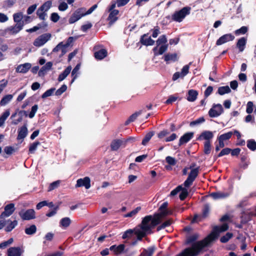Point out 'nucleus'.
<instances>
[{
  "mask_svg": "<svg viewBox=\"0 0 256 256\" xmlns=\"http://www.w3.org/2000/svg\"><path fill=\"white\" fill-rule=\"evenodd\" d=\"M56 91V88H52L50 89L46 90L41 96L42 99H45L46 98L52 96L54 92Z\"/></svg>",
  "mask_w": 256,
  "mask_h": 256,
  "instance_id": "41",
  "label": "nucleus"
},
{
  "mask_svg": "<svg viewBox=\"0 0 256 256\" xmlns=\"http://www.w3.org/2000/svg\"><path fill=\"white\" fill-rule=\"evenodd\" d=\"M198 96V92L197 90H190L188 91L186 99L188 102H193L196 100Z\"/></svg>",
  "mask_w": 256,
  "mask_h": 256,
  "instance_id": "23",
  "label": "nucleus"
},
{
  "mask_svg": "<svg viewBox=\"0 0 256 256\" xmlns=\"http://www.w3.org/2000/svg\"><path fill=\"white\" fill-rule=\"evenodd\" d=\"M235 37L232 34H226L221 36L216 42V46H220L228 42L232 41Z\"/></svg>",
  "mask_w": 256,
  "mask_h": 256,
  "instance_id": "9",
  "label": "nucleus"
},
{
  "mask_svg": "<svg viewBox=\"0 0 256 256\" xmlns=\"http://www.w3.org/2000/svg\"><path fill=\"white\" fill-rule=\"evenodd\" d=\"M247 38L245 37H242L238 40L236 44V48L238 49V52H242L246 48Z\"/></svg>",
  "mask_w": 256,
  "mask_h": 256,
  "instance_id": "18",
  "label": "nucleus"
},
{
  "mask_svg": "<svg viewBox=\"0 0 256 256\" xmlns=\"http://www.w3.org/2000/svg\"><path fill=\"white\" fill-rule=\"evenodd\" d=\"M168 206V202H164L162 203V204L160 206L159 208V210L160 211V214L162 216H166L168 214V212L167 210V208Z\"/></svg>",
  "mask_w": 256,
  "mask_h": 256,
  "instance_id": "33",
  "label": "nucleus"
},
{
  "mask_svg": "<svg viewBox=\"0 0 256 256\" xmlns=\"http://www.w3.org/2000/svg\"><path fill=\"white\" fill-rule=\"evenodd\" d=\"M162 216L160 214H155L153 216H152L151 230L160 223Z\"/></svg>",
  "mask_w": 256,
  "mask_h": 256,
  "instance_id": "20",
  "label": "nucleus"
},
{
  "mask_svg": "<svg viewBox=\"0 0 256 256\" xmlns=\"http://www.w3.org/2000/svg\"><path fill=\"white\" fill-rule=\"evenodd\" d=\"M151 31H152V36L156 38L160 33V28L158 26H156L153 29H152Z\"/></svg>",
  "mask_w": 256,
  "mask_h": 256,
  "instance_id": "61",
  "label": "nucleus"
},
{
  "mask_svg": "<svg viewBox=\"0 0 256 256\" xmlns=\"http://www.w3.org/2000/svg\"><path fill=\"white\" fill-rule=\"evenodd\" d=\"M12 94H8L4 96L0 102V104L5 106L12 98Z\"/></svg>",
  "mask_w": 256,
  "mask_h": 256,
  "instance_id": "45",
  "label": "nucleus"
},
{
  "mask_svg": "<svg viewBox=\"0 0 256 256\" xmlns=\"http://www.w3.org/2000/svg\"><path fill=\"white\" fill-rule=\"evenodd\" d=\"M193 136L194 133L192 132H188L184 134L180 137L179 140L178 146H180L188 142L192 138Z\"/></svg>",
  "mask_w": 256,
  "mask_h": 256,
  "instance_id": "17",
  "label": "nucleus"
},
{
  "mask_svg": "<svg viewBox=\"0 0 256 256\" xmlns=\"http://www.w3.org/2000/svg\"><path fill=\"white\" fill-rule=\"evenodd\" d=\"M178 55L176 53H168L164 56V60L166 64H168L170 62H175L178 60Z\"/></svg>",
  "mask_w": 256,
  "mask_h": 256,
  "instance_id": "24",
  "label": "nucleus"
},
{
  "mask_svg": "<svg viewBox=\"0 0 256 256\" xmlns=\"http://www.w3.org/2000/svg\"><path fill=\"white\" fill-rule=\"evenodd\" d=\"M100 46H96L94 48V50H95L94 52V56L95 58L98 60H102L106 58L108 55V52L106 49L102 48L98 50Z\"/></svg>",
  "mask_w": 256,
  "mask_h": 256,
  "instance_id": "8",
  "label": "nucleus"
},
{
  "mask_svg": "<svg viewBox=\"0 0 256 256\" xmlns=\"http://www.w3.org/2000/svg\"><path fill=\"white\" fill-rule=\"evenodd\" d=\"M166 162L170 166H174L176 161V159L170 156H168L166 158Z\"/></svg>",
  "mask_w": 256,
  "mask_h": 256,
  "instance_id": "58",
  "label": "nucleus"
},
{
  "mask_svg": "<svg viewBox=\"0 0 256 256\" xmlns=\"http://www.w3.org/2000/svg\"><path fill=\"white\" fill-rule=\"evenodd\" d=\"M212 150L210 141H205L204 146V152L205 154H209Z\"/></svg>",
  "mask_w": 256,
  "mask_h": 256,
  "instance_id": "36",
  "label": "nucleus"
},
{
  "mask_svg": "<svg viewBox=\"0 0 256 256\" xmlns=\"http://www.w3.org/2000/svg\"><path fill=\"white\" fill-rule=\"evenodd\" d=\"M253 102H248L247 103L246 112L248 114H250L253 111Z\"/></svg>",
  "mask_w": 256,
  "mask_h": 256,
  "instance_id": "62",
  "label": "nucleus"
},
{
  "mask_svg": "<svg viewBox=\"0 0 256 256\" xmlns=\"http://www.w3.org/2000/svg\"><path fill=\"white\" fill-rule=\"evenodd\" d=\"M82 186H84L86 189H88L90 187V180L89 177L86 176L84 178H79L77 180L76 187Z\"/></svg>",
  "mask_w": 256,
  "mask_h": 256,
  "instance_id": "10",
  "label": "nucleus"
},
{
  "mask_svg": "<svg viewBox=\"0 0 256 256\" xmlns=\"http://www.w3.org/2000/svg\"><path fill=\"white\" fill-rule=\"evenodd\" d=\"M214 134L212 132L209 130H205L201 133V134L197 138V140H205L206 141H210V140H212Z\"/></svg>",
  "mask_w": 256,
  "mask_h": 256,
  "instance_id": "13",
  "label": "nucleus"
},
{
  "mask_svg": "<svg viewBox=\"0 0 256 256\" xmlns=\"http://www.w3.org/2000/svg\"><path fill=\"white\" fill-rule=\"evenodd\" d=\"M228 225L224 223L220 226H214L211 232L202 240L196 242L191 248H185L178 256H196L206 247L208 246L213 241L217 239L220 232L226 231Z\"/></svg>",
  "mask_w": 256,
  "mask_h": 256,
  "instance_id": "1",
  "label": "nucleus"
},
{
  "mask_svg": "<svg viewBox=\"0 0 256 256\" xmlns=\"http://www.w3.org/2000/svg\"><path fill=\"white\" fill-rule=\"evenodd\" d=\"M10 114V113L8 110L6 111L3 113V114L0 118V126H2L4 124L5 120L8 118Z\"/></svg>",
  "mask_w": 256,
  "mask_h": 256,
  "instance_id": "53",
  "label": "nucleus"
},
{
  "mask_svg": "<svg viewBox=\"0 0 256 256\" xmlns=\"http://www.w3.org/2000/svg\"><path fill=\"white\" fill-rule=\"evenodd\" d=\"M32 67L30 63H26L20 64L16 68V71L19 72L25 73L27 72Z\"/></svg>",
  "mask_w": 256,
  "mask_h": 256,
  "instance_id": "25",
  "label": "nucleus"
},
{
  "mask_svg": "<svg viewBox=\"0 0 256 256\" xmlns=\"http://www.w3.org/2000/svg\"><path fill=\"white\" fill-rule=\"evenodd\" d=\"M134 232V229H128L126 230L122 236V238L123 239H126L127 238H130L132 236V234Z\"/></svg>",
  "mask_w": 256,
  "mask_h": 256,
  "instance_id": "54",
  "label": "nucleus"
},
{
  "mask_svg": "<svg viewBox=\"0 0 256 256\" xmlns=\"http://www.w3.org/2000/svg\"><path fill=\"white\" fill-rule=\"evenodd\" d=\"M212 197L214 199L224 198L228 197L229 194L227 192H214L210 194Z\"/></svg>",
  "mask_w": 256,
  "mask_h": 256,
  "instance_id": "29",
  "label": "nucleus"
},
{
  "mask_svg": "<svg viewBox=\"0 0 256 256\" xmlns=\"http://www.w3.org/2000/svg\"><path fill=\"white\" fill-rule=\"evenodd\" d=\"M205 121V119L203 116L200 117L194 120L190 123V126H193L196 124H198L204 122Z\"/></svg>",
  "mask_w": 256,
  "mask_h": 256,
  "instance_id": "60",
  "label": "nucleus"
},
{
  "mask_svg": "<svg viewBox=\"0 0 256 256\" xmlns=\"http://www.w3.org/2000/svg\"><path fill=\"white\" fill-rule=\"evenodd\" d=\"M248 31V28L246 26H242L240 28L234 31V34L236 36L240 34H244Z\"/></svg>",
  "mask_w": 256,
  "mask_h": 256,
  "instance_id": "44",
  "label": "nucleus"
},
{
  "mask_svg": "<svg viewBox=\"0 0 256 256\" xmlns=\"http://www.w3.org/2000/svg\"><path fill=\"white\" fill-rule=\"evenodd\" d=\"M18 136L17 140L20 141V142H22L24 138L28 134V129L26 126H24L20 128L18 130Z\"/></svg>",
  "mask_w": 256,
  "mask_h": 256,
  "instance_id": "19",
  "label": "nucleus"
},
{
  "mask_svg": "<svg viewBox=\"0 0 256 256\" xmlns=\"http://www.w3.org/2000/svg\"><path fill=\"white\" fill-rule=\"evenodd\" d=\"M71 223L70 219L68 217H65L62 218L60 220V225L64 228L68 227Z\"/></svg>",
  "mask_w": 256,
  "mask_h": 256,
  "instance_id": "39",
  "label": "nucleus"
},
{
  "mask_svg": "<svg viewBox=\"0 0 256 256\" xmlns=\"http://www.w3.org/2000/svg\"><path fill=\"white\" fill-rule=\"evenodd\" d=\"M148 33L144 34L141 36L140 38V42L141 43L142 45L146 46H152L154 44V40L152 39L150 36L146 38L148 36Z\"/></svg>",
  "mask_w": 256,
  "mask_h": 256,
  "instance_id": "12",
  "label": "nucleus"
},
{
  "mask_svg": "<svg viewBox=\"0 0 256 256\" xmlns=\"http://www.w3.org/2000/svg\"><path fill=\"white\" fill-rule=\"evenodd\" d=\"M47 24L44 22L38 24V25L33 26V32H36L38 30H40V32H43L45 31Z\"/></svg>",
  "mask_w": 256,
  "mask_h": 256,
  "instance_id": "35",
  "label": "nucleus"
},
{
  "mask_svg": "<svg viewBox=\"0 0 256 256\" xmlns=\"http://www.w3.org/2000/svg\"><path fill=\"white\" fill-rule=\"evenodd\" d=\"M20 216L23 220H29L32 218V210H28L26 211L22 210L19 213Z\"/></svg>",
  "mask_w": 256,
  "mask_h": 256,
  "instance_id": "26",
  "label": "nucleus"
},
{
  "mask_svg": "<svg viewBox=\"0 0 256 256\" xmlns=\"http://www.w3.org/2000/svg\"><path fill=\"white\" fill-rule=\"evenodd\" d=\"M60 181L58 180L50 184L48 187V191L50 192L58 188L60 185Z\"/></svg>",
  "mask_w": 256,
  "mask_h": 256,
  "instance_id": "50",
  "label": "nucleus"
},
{
  "mask_svg": "<svg viewBox=\"0 0 256 256\" xmlns=\"http://www.w3.org/2000/svg\"><path fill=\"white\" fill-rule=\"evenodd\" d=\"M80 68V64H77L76 66L74 68L72 72V78L71 80L70 83H72L77 78V74H76Z\"/></svg>",
  "mask_w": 256,
  "mask_h": 256,
  "instance_id": "46",
  "label": "nucleus"
},
{
  "mask_svg": "<svg viewBox=\"0 0 256 256\" xmlns=\"http://www.w3.org/2000/svg\"><path fill=\"white\" fill-rule=\"evenodd\" d=\"M22 250L19 247H12L8 250V256H20Z\"/></svg>",
  "mask_w": 256,
  "mask_h": 256,
  "instance_id": "21",
  "label": "nucleus"
},
{
  "mask_svg": "<svg viewBox=\"0 0 256 256\" xmlns=\"http://www.w3.org/2000/svg\"><path fill=\"white\" fill-rule=\"evenodd\" d=\"M231 92V90L228 86H220L218 88L217 93L220 95H224L228 94Z\"/></svg>",
  "mask_w": 256,
  "mask_h": 256,
  "instance_id": "32",
  "label": "nucleus"
},
{
  "mask_svg": "<svg viewBox=\"0 0 256 256\" xmlns=\"http://www.w3.org/2000/svg\"><path fill=\"white\" fill-rule=\"evenodd\" d=\"M22 18V14L21 12L16 13L14 15V20L17 23H19Z\"/></svg>",
  "mask_w": 256,
  "mask_h": 256,
  "instance_id": "64",
  "label": "nucleus"
},
{
  "mask_svg": "<svg viewBox=\"0 0 256 256\" xmlns=\"http://www.w3.org/2000/svg\"><path fill=\"white\" fill-rule=\"evenodd\" d=\"M247 147L251 150H256V142L253 139H250L247 140Z\"/></svg>",
  "mask_w": 256,
  "mask_h": 256,
  "instance_id": "40",
  "label": "nucleus"
},
{
  "mask_svg": "<svg viewBox=\"0 0 256 256\" xmlns=\"http://www.w3.org/2000/svg\"><path fill=\"white\" fill-rule=\"evenodd\" d=\"M134 233L136 236L137 240L141 241L142 238L145 237L147 234H150L152 232L148 231H144L139 228L136 227L134 228Z\"/></svg>",
  "mask_w": 256,
  "mask_h": 256,
  "instance_id": "16",
  "label": "nucleus"
},
{
  "mask_svg": "<svg viewBox=\"0 0 256 256\" xmlns=\"http://www.w3.org/2000/svg\"><path fill=\"white\" fill-rule=\"evenodd\" d=\"M6 224H9V225L6 228V232H10L18 224V222L16 220H14L13 222L10 220H6Z\"/></svg>",
  "mask_w": 256,
  "mask_h": 256,
  "instance_id": "38",
  "label": "nucleus"
},
{
  "mask_svg": "<svg viewBox=\"0 0 256 256\" xmlns=\"http://www.w3.org/2000/svg\"><path fill=\"white\" fill-rule=\"evenodd\" d=\"M233 236V234L231 232H227L224 236H222L220 238V242L222 243L227 242Z\"/></svg>",
  "mask_w": 256,
  "mask_h": 256,
  "instance_id": "43",
  "label": "nucleus"
},
{
  "mask_svg": "<svg viewBox=\"0 0 256 256\" xmlns=\"http://www.w3.org/2000/svg\"><path fill=\"white\" fill-rule=\"evenodd\" d=\"M181 192L180 193L179 195L180 199L181 200H184L186 197L188 196V192L186 188H182V189L180 190Z\"/></svg>",
  "mask_w": 256,
  "mask_h": 256,
  "instance_id": "48",
  "label": "nucleus"
},
{
  "mask_svg": "<svg viewBox=\"0 0 256 256\" xmlns=\"http://www.w3.org/2000/svg\"><path fill=\"white\" fill-rule=\"evenodd\" d=\"M232 149L228 148H223L216 156V158L222 157L225 155H228L230 153Z\"/></svg>",
  "mask_w": 256,
  "mask_h": 256,
  "instance_id": "52",
  "label": "nucleus"
},
{
  "mask_svg": "<svg viewBox=\"0 0 256 256\" xmlns=\"http://www.w3.org/2000/svg\"><path fill=\"white\" fill-rule=\"evenodd\" d=\"M142 114V110H139L138 112H136L134 114H132L128 118L125 122L124 125L127 126L129 124L130 122H134L138 116H140Z\"/></svg>",
  "mask_w": 256,
  "mask_h": 256,
  "instance_id": "28",
  "label": "nucleus"
},
{
  "mask_svg": "<svg viewBox=\"0 0 256 256\" xmlns=\"http://www.w3.org/2000/svg\"><path fill=\"white\" fill-rule=\"evenodd\" d=\"M233 132H229L220 135L218 138L224 141L230 138Z\"/></svg>",
  "mask_w": 256,
  "mask_h": 256,
  "instance_id": "49",
  "label": "nucleus"
},
{
  "mask_svg": "<svg viewBox=\"0 0 256 256\" xmlns=\"http://www.w3.org/2000/svg\"><path fill=\"white\" fill-rule=\"evenodd\" d=\"M109 12L110 14L107 20L108 21V24L112 26L118 20L117 16L119 14V10H115Z\"/></svg>",
  "mask_w": 256,
  "mask_h": 256,
  "instance_id": "14",
  "label": "nucleus"
},
{
  "mask_svg": "<svg viewBox=\"0 0 256 256\" xmlns=\"http://www.w3.org/2000/svg\"><path fill=\"white\" fill-rule=\"evenodd\" d=\"M150 220H152V215H148L142 218V222L140 224L138 228L144 231L152 232Z\"/></svg>",
  "mask_w": 256,
  "mask_h": 256,
  "instance_id": "6",
  "label": "nucleus"
},
{
  "mask_svg": "<svg viewBox=\"0 0 256 256\" xmlns=\"http://www.w3.org/2000/svg\"><path fill=\"white\" fill-rule=\"evenodd\" d=\"M23 24L20 22L17 23L15 26L10 27L8 30L10 32L11 34H14L18 32L22 28Z\"/></svg>",
  "mask_w": 256,
  "mask_h": 256,
  "instance_id": "34",
  "label": "nucleus"
},
{
  "mask_svg": "<svg viewBox=\"0 0 256 256\" xmlns=\"http://www.w3.org/2000/svg\"><path fill=\"white\" fill-rule=\"evenodd\" d=\"M14 210L15 208L14 204H10L6 205L4 208V211L1 214L0 218L2 219L5 217L10 216L14 212Z\"/></svg>",
  "mask_w": 256,
  "mask_h": 256,
  "instance_id": "11",
  "label": "nucleus"
},
{
  "mask_svg": "<svg viewBox=\"0 0 256 256\" xmlns=\"http://www.w3.org/2000/svg\"><path fill=\"white\" fill-rule=\"evenodd\" d=\"M167 42H168V40H167L166 36L164 34H163V35L160 36L158 38V39L156 40V45H158V46H159L160 45L165 44H166V43Z\"/></svg>",
  "mask_w": 256,
  "mask_h": 256,
  "instance_id": "42",
  "label": "nucleus"
},
{
  "mask_svg": "<svg viewBox=\"0 0 256 256\" xmlns=\"http://www.w3.org/2000/svg\"><path fill=\"white\" fill-rule=\"evenodd\" d=\"M72 70L71 66H68L60 74H59L58 78V82H62L64 80L66 76L70 74Z\"/></svg>",
  "mask_w": 256,
  "mask_h": 256,
  "instance_id": "27",
  "label": "nucleus"
},
{
  "mask_svg": "<svg viewBox=\"0 0 256 256\" xmlns=\"http://www.w3.org/2000/svg\"><path fill=\"white\" fill-rule=\"evenodd\" d=\"M67 90V86L66 84H63L60 88L57 90L55 92V95L56 96H60L62 95L64 92Z\"/></svg>",
  "mask_w": 256,
  "mask_h": 256,
  "instance_id": "51",
  "label": "nucleus"
},
{
  "mask_svg": "<svg viewBox=\"0 0 256 256\" xmlns=\"http://www.w3.org/2000/svg\"><path fill=\"white\" fill-rule=\"evenodd\" d=\"M224 112V108L220 104H212V108L208 111V116L210 118L220 116Z\"/></svg>",
  "mask_w": 256,
  "mask_h": 256,
  "instance_id": "4",
  "label": "nucleus"
},
{
  "mask_svg": "<svg viewBox=\"0 0 256 256\" xmlns=\"http://www.w3.org/2000/svg\"><path fill=\"white\" fill-rule=\"evenodd\" d=\"M60 18L59 15L56 12H52L50 15V20L54 22H58Z\"/></svg>",
  "mask_w": 256,
  "mask_h": 256,
  "instance_id": "63",
  "label": "nucleus"
},
{
  "mask_svg": "<svg viewBox=\"0 0 256 256\" xmlns=\"http://www.w3.org/2000/svg\"><path fill=\"white\" fill-rule=\"evenodd\" d=\"M36 14L39 18L42 20H44L46 16V12L42 7L40 6L36 11Z\"/></svg>",
  "mask_w": 256,
  "mask_h": 256,
  "instance_id": "47",
  "label": "nucleus"
},
{
  "mask_svg": "<svg viewBox=\"0 0 256 256\" xmlns=\"http://www.w3.org/2000/svg\"><path fill=\"white\" fill-rule=\"evenodd\" d=\"M86 11L84 8H78L70 16L68 19V22L72 24L79 20L82 17L85 16L84 12Z\"/></svg>",
  "mask_w": 256,
  "mask_h": 256,
  "instance_id": "5",
  "label": "nucleus"
},
{
  "mask_svg": "<svg viewBox=\"0 0 256 256\" xmlns=\"http://www.w3.org/2000/svg\"><path fill=\"white\" fill-rule=\"evenodd\" d=\"M154 132L153 131L150 132L146 134L142 140V144L144 146H146L151 139L152 136L154 135Z\"/></svg>",
  "mask_w": 256,
  "mask_h": 256,
  "instance_id": "37",
  "label": "nucleus"
},
{
  "mask_svg": "<svg viewBox=\"0 0 256 256\" xmlns=\"http://www.w3.org/2000/svg\"><path fill=\"white\" fill-rule=\"evenodd\" d=\"M200 168V166H198L195 168L190 170V172L188 175V177L184 183L185 187H189L192 184L193 182L198 175Z\"/></svg>",
  "mask_w": 256,
  "mask_h": 256,
  "instance_id": "3",
  "label": "nucleus"
},
{
  "mask_svg": "<svg viewBox=\"0 0 256 256\" xmlns=\"http://www.w3.org/2000/svg\"><path fill=\"white\" fill-rule=\"evenodd\" d=\"M51 36L50 33L44 34L34 40L33 44L36 46L40 47L45 44L50 39Z\"/></svg>",
  "mask_w": 256,
  "mask_h": 256,
  "instance_id": "7",
  "label": "nucleus"
},
{
  "mask_svg": "<svg viewBox=\"0 0 256 256\" xmlns=\"http://www.w3.org/2000/svg\"><path fill=\"white\" fill-rule=\"evenodd\" d=\"M199 234L198 233H195L192 236H186V240L185 241V244L188 245L196 243V241L198 238Z\"/></svg>",
  "mask_w": 256,
  "mask_h": 256,
  "instance_id": "22",
  "label": "nucleus"
},
{
  "mask_svg": "<svg viewBox=\"0 0 256 256\" xmlns=\"http://www.w3.org/2000/svg\"><path fill=\"white\" fill-rule=\"evenodd\" d=\"M154 250V247H149L148 249H144L139 256H152Z\"/></svg>",
  "mask_w": 256,
  "mask_h": 256,
  "instance_id": "31",
  "label": "nucleus"
},
{
  "mask_svg": "<svg viewBox=\"0 0 256 256\" xmlns=\"http://www.w3.org/2000/svg\"><path fill=\"white\" fill-rule=\"evenodd\" d=\"M189 68H190L189 64H186L183 66L182 68V69L181 72H180L181 74L182 78H184V76H186L188 73Z\"/></svg>",
  "mask_w": 256,
  "mask_h": 256,
  "instance_id": "55",
  "label": "nucleus"
},
{
  "mask_svg": "<svg viewBox=\"0 0 256 256\" xmlns=\"http://www.w3.org/2000/svg\"><path fill=\"white\" fill-rule=\"evenodd\" d=\"M120 146L124 148V144L122 140L115 139L112 141L110 146L112 151L118 150Z\"/></svg>",
  "mask_w": 256,
  "mask_h": 256,
  "instance_id": "15",
  "label": "nucleus"
},
{
  "mask_svg": "<svg viewBox=\"0 0 256 256\" xmlns=\"http://www.w3.org/2000/svg\"><path fill=\"white\" fill-rule=\"evenodd\" d=\"M190 10L191 8L190 6L184 7L180 10L176 11L171 16H166V18L168 20L171 19L172 21L180 22L186 16L190 14Z\"/></svg>",
  "mask_w": 256,
  "mask_h": 256,
  "instance_id": "2",
  "label": "nucleus"
},
{
  "mask_svg": "<svg viewBox=\"0 0 256 256\" xmlns=\"http://www.w3.org/2000/svg\"><path fill=\"white\" fill-rule=\"evenodd\" d=\"M210 212V208L208 204H205L203 209H202V216L204 218H206Z\"/></svg>",
  "mask_w": 256,
  "mask_h": 256,
  "instance_id": "59",
  "label": "nucleus"
},
{
  "mask_svg": "<svg viewBox=\"0 0 256 256\" xmlns=\"http://www.w3.org/2000/svg\"><path fill=\"white\" fill-rule=\"evenodd\" d=\"M178 98V96H174V95H171L169 96L168 100L165 102L164 104H170L172 102H176Z\"/></svg>",
  "mask_w": 256,
  "mask_h": 256,
  "instance_id": "56",
  "label": "nucleus"
},
{
  "mask_svg": "<svg viewBox=\"0 0 256 256\" xmlns=\"http://www.w3.org/2000/svg\"><path fill=\"white\" fill-rule=\"evenodd\" d=\"M124 248V246L123 244H120L118 246L113 245L110 248V250H113L116 254L121 253L123 252Z\"/></svg>",
  "mask_w": 256,
  "mask_h": 256,
  "instance_id": "30",
  "label": "nucleus"
},
{
  "mask_svg": "<svg viewBox=\"0 0 256 256\" xmlns=\"http://www.w3.org/2000/svg\"><path fill=\"white\" fill-rule=\"evenodd\" d=\"M52 2L48 0L44 2L40 6L42 8L45 12L48 11L52 6Z\"/></svg>",
  "mask_w": 256,
  "mask_h": 256,
  "instance_id": "57",
  "label": "nucleus"
}]
</instances>
